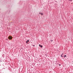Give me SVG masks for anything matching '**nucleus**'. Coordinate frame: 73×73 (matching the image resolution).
<instances>
[{
	"label": "nucleus",
	"mask_w": 73,
	"mask_h": 73,
	"mask_svg": "<svg viewBox=\"0 0 73 73\" xmlns=\"http://www.w3.org/2000/svg\"><path fill=\"white\" fill-rule=\"evenodd\" d=\"M8 38L9 40H12V36H9L8 37Z\"/></svg>",
	"instance_id": "obj_1"
},
{
	"label": "nucleus",
	"mask_w": 73,
	"mask_h": 73,
	"mask_svg": "<svg viewBox=\"0 0 73 73\" xmlns=\"http://www.w3.org/2000/svg\"><path fill=\"white\" fill-rule=\"evenodd\" d=\"M39 46L40 47V48H42V45H41V44H39Z\"/></svg>",
	"instance_id": "obj_2"
},
{
	"label": "nucleus",
	"mask_w": 73,
	"mask_h": 73,
	"mask_svg": "<svg viewBox=\"0 0 73 73\" xmlns=\"http://www.w3.org/2000/svg\"><path fill=\"white\" fill-rule=\"evenodd\" d=\"M63 54H64V53H62V54H61L60 56L61 57H64V55H63Z\"/></svg>",
	"instance_id": "obj_3"
},
{
	"label": "nucleus",
	"mask_w": 73,
	"mask_h": 73,
	"mask_svg": "<svg viewBox=\"0 0 73 73\" xmlns=\"http://www.w3.org/2000/svg\"><path fill=\"white\" fill-rule=\"evenodd\" d=\"M66 55H64V58H65V57H66Z\"/></svg>",
	"instance_id": "obj_4"
},
{
	"label": "nucleus",
	"mask_w": 73,
	"mask_h": 73,
	"mask_svg": "<svg viewBox=\"0 0 73 73\" xmlns=\"http://www.w3.org/2000/svg\"><path fill=\"white\" fill-rule=\"evenodd\" d=\"M27 42H29V40H27Z\"/></svg>",
	"instance_id": "obj_5"
},
{
	"label": "nucleus",
	"mask_w": 73,
	"mask_h": 73,
	"mask_svg": "<svg viewBox=\"0 0 73 73\" xmlns=\"http://www.w3.org/2000/svg\"><path fill=\"white\" fill-rule=\"evenodd\" d=\"M70 1H72V0H69Z\"/></svg>",
	"instance_id": "obj_6"
},
{
	"label": "nucleus",
	"mask_w": 73,
	"mask_h": 73,
	"mask_svg": "<svg viewBox=\"0 0 73 73\" xmlns=\"http://www.w3.org/2000/svg\"><path fill=\"white\" fill-rule=\"evenodd\" d=\"M50 41H51V42H52V41H53V40H50Z\"/></svg>",
	"instance_id": "obj_7"
},
{
	"label": "nucleus",
	"mask_w": 73,
	"mask_h": 73,
	"mask_svg": "<svg viewBox=\"0 0 73 73\" xmlns=\"http://www.w3.org/2000/svg\"><path fill=\"white\" fill-rule=\"evenodd\" d=\"M41 15H43V14H42V13H41Z\"/></svg>",
	"instance_id": "obj_8"
},
{
	"label": "nucleus",
	"mask_w": 73,
	"mask_h": 73,
	"mask_svg": "<svg viewBox=\"0 0 73 73\" xmlns=\"http://www.w3.org/2000/svg\"><path fill=\"white\" fill-rule=\"evenodd\" d=\"M28 43V42L27 41H26V43Z\"/></svg>",
	"instance_id": "obj_9"
},
{
	"label": "nucleus",
	"mask_w": 73,
	"mask_h": 73,
	"mask_svg": "<svg viewBox=\"0 0 73 73\" xmlns=\"http://www.w3.org/2000/svg\"><path fill=\"white\" fill-rule=\"evenodd\" d=\"M33 46H35V45H33Z\"/></svg>",
	"instance_id": "obj_10"
},
{
	"label": "nucleus",
	"mask_w": 73,
	"mask_h": 73,
	"mask_svg": "<svg viewBox=\"0 0 73 73\" xmlns=\"http://www.w3.org/2000/svg\"><path fill=\"white\" fill-rule=\"evenodd\" d=\"M39 13V14L40 15V14H41V13Z\"/></svg>",
	"instance_id": "obj_11"
},
{
	"label": "nucleus",
	"mask_w": 73,
	"mask_h": 73,
	"mask_svg": "<svg viewBox=\"0 0 73 73\" xmlns=\"http://www.w3.org/2000/svg\"><path fill=\"white\" fill-rule=\"evenodd\" d=\"M59 66H61V64H59Z\"/></svg>",
	"instance_id": "obj_12"
},
{
	"label": "nucleus",
	"mask_w": 73,
	"mask_h": 73,
	"mask_svg": "<svg viewBox=\"0 0 73 73\" xmlns=\"http://www.w3.org/2000/svg\"><path fill=\"white\" fill-rule=\"evenodd\" d=\"M7 40H8V39H7Z\"/></svg>",
	"instance_id": "obj_13"
}]
</instances>
